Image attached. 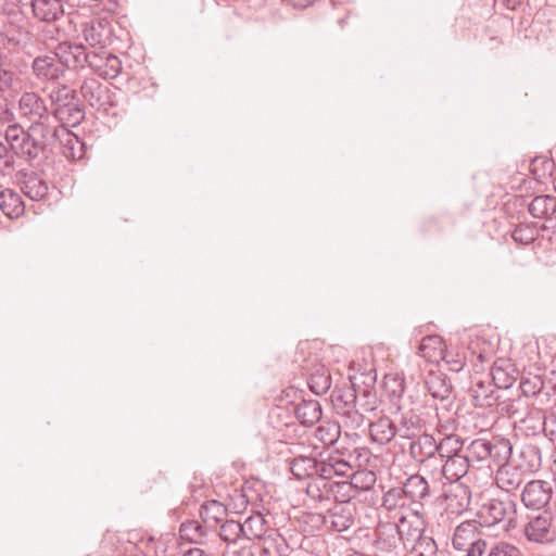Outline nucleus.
I'll return each instance as SVG.
<instances>
[{
  "label": "nucleus",
  "instance_id": "nucleus-1",
  "mask_svg": "<svg viewBox=\"0 0 556 556\" xmlns=\"http://www.w3.org/2000/svg\"><path fill=\"white\" fill-rule=\"evenodd\" d=\"M364 402H359L356 390L352 384L344 383L336 386L330 394V402L334 412L342 417L344 427L356 430L364 427L366 422L365 413L377 408V396L375 392L364 391Z\"/></svg>",
  "mask_w": 556,
  "mask_h": 556
},
{
  "label": "nucleus",
  "instance_id": "nucleus-61",
  "mask_svg": "<svg viewBox=\"0 0 556 556\" xmlns=\"http://www.w3.org/2000/svg\"><path fill=\"white\" fill-rule=\"evenodd\" d=\"M15 119L14 112L10 108L9 100L0 96V124H10Z\"/></svg>",
  "mask_w": 556,
  "mask_h": 556
},
{
  "label": "nucleus",
  "instance_id": "nucleus-39",
  "mask_svg": "<svg viewBox=\"0 0 556 556\" xmlns=\"http://www.w3.org/2000/svg\"><path fill=\"white\" fill-rule=\"evenodd\" d=\"M207 525L199 520H187L180 525L179 534L181 540L194 544H203L207 538Z\"/></svg>",
  "mask_w": 556,
  "mask_h": 556
},
{
  "label": "nucleus",
  "instance_id": "nucleus-60",
  "mask_svg": "<svg viewBox=\"0 0 556 556\" xmlns=\"http://www.w3.org/2000/svg\"><path fill=\"white\" fill-rule=\"evenodd\" d=\"M108 51L89 52V61L87 67L89 70H105Z\"/></svg>",
  "mask_w": 556,
  "mask_h": 556
},
{
  "label": "nucleus",
  "instance_id": "nucleus-45",
  "mask_svg": "<svg viewBox=\"0 0 556 556\" xmlns=\"http://www.w3.org/2000/svg\"><path fill=\"white\" fill-rule=\"evenodd\" d=\"M490 448V440L479 438L469 443L465 455L470 463H481L489 459Z\"/></svg>",
  "mask_w": 556,
  "mask_h": 556
},
{
  "label": "nucleus",
  "instance_id": "nucleus-6",
  "mask_svg": "<svg viewBox=\"0 0 556 556\" xmlns=\"http://www.w3.org/2000/svg\"><path fill=\"white\" fill-rule=\"evenodd\" d=\"M471 492L463 482L451 481L443 483L442 493L437 503L451 515H462L470 505Z\"/></svg>",
  "mask_w": 556,
  "mask_h": 556
},
{
  "label": "nucleus",
  "instance_id": "nucleus-3",
  "mask_svg": "<svg viewBox=\"0 0 556 556\" xmlns=\"http://www.w3.org/2000/svg\"><path fill=\"white\" fill-rule=\"evenodd\" d=\"M516 503L510 498H492L484 503L478 511L481 525L491 527L505 522V530L516 528Z\"/></svg>",
  "mask_w": 556,
  "mask_h": 556
},
{
  "label": "nucleus",
  "instance_id": "nucleus-35",
  "mask_svg": "<svg viewBox=\"0 0 556 556\" xmlns=\"http://www.w3.org/2000/svg\"><path fill=\"white\" fill-rule=\"evenodd\" d=\"M528 211L533 217L552 223V216L556 213V198L552 195H538L530 202Z\"/></svg>",
  "mask_w": 556,
  "mask_h": 556
},
{
  "label": "nucleus",
  "instance_id": "nucleus-25",
  "mask_svg": "<svg viewBox=\"0 0 556 556\" xmlns=\"http://www.w3.org/2000/svg\"><path fill=\"white\" fill-rule=\"evenodd\" d=\"M25 203L18 192L0 186V211L10 219H17L25 213Z\"/></svg>",
  "mask_w": 556,
  "mask_h": 556
},
{
  "label": "nucleus",
  "instance_id": "nucleus-54",
  "mask_svg": "<svg viewBox=\"0 0 556 556\" xmlns=\"http://www.w3.org/2000/svg\"><path fill=\"white\" fill-rule=\"evenodd\" d=\"M269 418L271 425L281 430L283 427H289L292 424L293 417L287 408L276 406L271 409Z\"/></svg>",
  "mask_w": 556,
  "mask_h": 556
},
{
  "label": "nucleus",
  "instance_id": "nucleus-44",
  "mask_svg": "<svg viewBox=\"0 0 556 556\" xmlns=\"http://www.w3.org/2000/svg\"><path fill=\"white\" fill-rule=\"evenodd\" d=\"M383 390L394 404L403 397L405 393V379L397 374H389L383 379Z\"/></svg>",
  "mask_w": 556,
  "mask_h": 556
},
{
  "label": "nucleus",
  "instance_id": "nucleus-29",
  "mask_svg": "<svg viewBox=\"0 0 556 556\" xmlns=\"http://www.w3.org/2000/svg\"><path fill=\"white\" fill-rule=\"evenodd\" d=\"M320 457L300 455L290 460V470L292 475L299 479H309L319 476Z\"/></svg>",
  "mask_w": 556,
  "mask_h": 556
},
{
  "label": "nucleus",
  "instance_id": "nucleus-26",
  "mask_svg": "<svg viewBox=\"0 0 556 556\" xmlns=\"http://www.w3.org/2000/svg\"><path fill=\"white\" fill-rule=\"evenodd\" d=\"M396 434V424L388 416H381L369 422L370 439L379 445L391 442Z\"/></svg>",
  "mask_w": 556,
  "mask_h": 556
},
{
  "label": "nucleus",
  "instance_id": "nucleus-13",
  "mask_svg": "<svg viewBox=\"0 0 556 556\" xmlns=\"http://www.w3.org/2000/svg\"><path fill=\"white\" fill-rule=\"evenodd\" d=\"M352 475V465L339 451L320 455L319 476L332 480L334 477L349 478Z\"/></svg>",
  "mask_w": 556,
  "mask_h": 556
},
{
  "label": "nucleus",
  "instance_id": "nucleus-10",
  "mask_svg": "<svg viewBox=\"0 0 556 556\" xmlns=\"http://www.w3.org/2000/svg\"><path fill=\"white\" fill-rule=\"evenodd\" d=\"M553 496L552 483L544 480L529 481L521 493V502L527 508L543 509Z\"/></svg>",
  "mask_w": 556,
  "mask_h": 556
},
{
  "label": "nucleus",
  "instance_id": "nucleus-32",
  "mask_svg": "<svg viewBox=\"0 0 556 556\" xmlns=\"http://www.w3.org/2000/svg\"><path fill=\"white\" fill-rule=\"evenodd\" d=\"M445 349L444 340L440 336L433 334L422 338L418 350L420 356L427 362L439 364L444 357Z\"/></svg>",
  "mask_w": 556,
  "mask_h": 556
},
{
  "label": "nucleus",
  "instance_id": "nucleus-40",
  "mask_svg": "<svg viewBox=\"0 0 556 556\" xmlns=\"http://www.w3.org/2000/svg\"><path fill=\"white\" fill-rule=\"evenodd\" d=\"M227 515V508L218 501H207L200 508V517L203 523L210 528L216 527Z\"/></svg>",
  "mask_w": 556,
  "mask_h": 556
},
{
  "label": "nucleus",
  "instance_id": "nucleus-21",
  "mask_svg": "<svg viewBox=\"0 0 556 556\" xmlns=\"http://www.w3.org/2000/svg\"><path fill=\"white\" fill-rule=\"evenodd\" d=\"M470 462L465 454L454 455L444 458L437 470L446 482L457 481L466 476L470 467Z\"/></svg>",
  "mask_w": 556,
  "mask_h": 556
},
{
  "label": "nucleus",
  "instance_id": "nucleus-28",
  "mask_svg": "<svg viewBox=\"0 0 556 556\" xmlns=\"http://www.w3.org/2000/svg\"><path fill=\"white\" fill-rule=\"evenodd\" d=\"M396 428L400 438L412 440L426 433V421L415 412H403Z\"/></svg>",
  "mask_w": 556,
  "mask_h": 556
},
{
  "label": "nucleus",
  "instance_id": "nucleus-31",
  "mask_svg": "<svg viewBox=\"0 0 556 556\" xmlns=\"http://www.w3.org/2000/svg\"><path fill=\"white\" fill-rule=\"evenodd\" d=\"M519 430L522 431L527 437H535L543 433L545 429V413L538 407H531L528 409L523 417L519 418Z\"/></svg>",
  "mask_w": 556,
  "mask_h": 556
},
{
  "label": "nucleus",
  "instance_id": "nucleus-48",
  "mask_svg": "<svg viewBox=\"0 0 556 556\" xmlns=\"http://www.w3.org/2000/svg\"><path fill=\"white\" fill-rule=\"evenodd\" d=\"M219 536L224 542L236 543L243 538L242 523L236 520H226L219 530Z\"/></svg>",
  "mask_w": 556,
  "mask_h": 556
},
{
  "label": "nucleus",
  "instance_id": "nucleus-53",
  "mask_svg": "<svg viewBox=\"0 0 556 556\" xmlns=\"http://www.w3.org/2000/svg\"><path fill=\"white\" fill-rule=\"evenodd\" d=\"M441 362L447 370L459 372L466 364V356L459 352H452L445 349L444 357L440 361V363Z\"/></svg>",
  "mask_w": 556,
  "mask_h": 556
},
{
  "label": "nucleus",
  "instance_id": "nucleus-47",
  "mask_svg": "<svg viewBox=\"0 0 556 556\" xmlns=\"http://www.w3.org/2000/svg\"><path fill=\"white\" fill-rule=\"evenodd\" d=\"M539 237V229L534 224H519L511 233L514 241L530 244Z\"/></svg>",
  "mask_w": 556,
  "mask_h": 556
},
{
  "label": "nucleus",
  "instance_id": "nucleus-24",
  "mask_svg": "<svg viewBox=\"0 0 556 556\" xmlns=\"http://www.w3.org/2000/svg\"><path fill=\"white\" fill-rule=\"evenodd\" d=\"M34 16L41 22H55L64 15L61 0H29Z\"/></svg>",
  "mask_w": 556,
  "mask_h": 556
},
{
  "label": "nucleus",
  "instance_id": "nucleus-20",
  "mask_svg": "<svg viewBox=\"0 0 556 556\" xmlns=\"http://www.w3.org/2000/svg\"><path fill=\"white\" fill-rule=\"evenodd\" d=\"M83 34L85 40L92 47L104 45L112 35L110 22L106 18L93 17L83 24Z\"/></svg>",
  "mask_w": 556,
  "mask_h": 556
},
{
  "label": "nucleus",
  "instance_id": "nucleus-9",
  "mask_svg": "<svg viewBox=\"0 0 556 556\" xmlns=\"http://www.w3.org/2000/svg\"><path fill=\"white\" fill-rule=\"evenodd\" d=\"M349 488L346 481L327 480L320 476L313 478L306 485L307 496L315 503H324L345 497L342 491Z\"/></svg>",
  "mask_w": 556,
  "mask_h": 556
},
{
  "label": "nucleus",
  "instance_id": "nucleus-59",
  "mask_svg": "<svg viewBox=\"0 0 556 556\" xmlns=\"http://www.w3.org/2000/svg\"><path fill=\"white\" fill-rule=\"evenodd\" d=\"M403 492H402V488L401 489H390L387 493H384L383 497H382V505L391 510L393 509L394 507H396L397 505H400V502L402 501L403 498Z\"/></svg>",
  "mask_w": 556,
  "mask_h": 556
},
{
  "label": "nucleus",
  "instance_id": "nucleus-2",
  "mask_svg": "<svg viewBox=\"0 0 556 556\" xmlns=\"http://www.w3.org/2000/svg\"><path fill=\"white\" fill-rule=\"evenodd\" d=\"M4 141L18 157L34 161L42 157L52 146V128L42 124L29 125L24 129L20 124H10L5 129Z\"/></svg>",
  "mask_w": 556,
  "mask_h": 556
},
{
  "label": "nucleus",
  "instance_id": "nucleus-4",
  "mask_svg": "<svg viewBox=\"0 0 556 556\" xmlns=\"http://www.w3.org/2000/svg\"><path fill=\"white\" fill-rule=\"evenodd\" d=\"M409 458L427 472H437L442 459L438 455L437 440L430 433H424L409 440Z\"/></svg>",
  "mask_w": 556,
  "mask_h": 556
},
{
  "label": "nucleus",
  "instance_id": "nucleus-46",
  "mask_svg": "<svg viewBox=\"0 0 556 556\" xmlns=\"http://www.w3.org/2000/svg\"><path fill=\"white\" fill-rule=\"evenodd\" d=\"M426 396L425 390L415 387L405 392L403 397L396 403L399 410L415 412L422 404V397Z\"/></svg>",
  "mask_w": 556,
  "mask_h": 556
},
{
  "label": "nucleus",
  "instance_id": "nucleus-18",
  "mask_svg": "<svg viewBox=\"0 0 556 556\" xmlns=\"http://www.w3.org/2000/svg\"><path fill=\"white\" fill-rule=\"evenodd\" d=\"M402 492L412 503L420 504L421 506L426 505L431 498L429 482L419 473H414L405 480Z\"/></svg>",
  "mask_w": 556,
  "mask_h": 556
},
{
  "label": "nucleus",
  "instance_id": "nucleus-33",
  "mask_svg": "<svg viewBox=\"0 0 556 556\" xmlns=\"http://www.w3.org/2000/svg\"><path fill=\"white\" fill-rule=\"evenodd\" d=\"M331 383L329 369L323 364H315L307 378L309 390L316 395H323L329 391Z\"/></svg>",
  "mask_w": 556,
  "mask_h": 556
},
{
  "label": "nucleus",
  "instance_id": "nucleus-27",
  "mask_svg": "<svg viewBox=\"0 0 556 556\" xmlns=\"http://www.w3.org/2000/svg\"><path fill=\"white\" fill-rule=\"evenodd\" d=\"M495 482L506 492L517 490L523 482V470L510 463L500 466L496 470Z\"/></svg>",
  "mask_w": 556,
  "mask_h": 556
},
{
  "label": "nucleus",
  "instance_id": "nucleus-38",
  "mask_svg": "<svg viewBox=\"0 0 556 556\" xmlns=\"http://www.w3.org/2000/svg\"><path fill=\"white\" fill-rule=\"evenodd\" d=\"M490 447L489 459H491L497 468L509 463L513 445L508 439L495 437L490 440Z\"/></svg>",
  "mask_w": 556,
  "mask_h": 556
},
{
  "label": "nucleus",
  "instance_id": "nucleus-34",
  "mask_svg": "<svg viewBox=\"0 0 556 556\" xmlns=\"http://www.w3.org/2000/svg\"><path fill=\"white\" fill-rule=\"evenodd\" d=\"M424 390H427L433 399L446 400L450 397L453 387L442 372L430 371L425 379Z\"/></svg>",
  "mask_w": 556,
  "mask_h": 556
},
{
  "label": "nucleus",
  "instance_id": "nucleus-23",
  "mask_svg": "<svg viewBox=\"0 0 556 556\" xmlns=\"http://www.w3.org/2000/svg\"><path fill=\"white\" fill-rule=\"evenodd\" d=\"M478 539H484L482 525L477 520H466L459 523L453 533L452 546H467L468 543H475Z\"/></svg>",
  "mask_w": 556,
  "mask_h": 556
},
{
  "label": "nucleus",
  "instance_id": "nucleus-17",
  "mask_svg": "<svg viewBox=\"0 0 556 556\" xmlns=\"http://www.w3.org/2000/svg\"><path fill=\"white\" fill-rule=\"evenodd\" d=\"M80 92L90 106L104 112L109 110L111 102L108 89L98 79H85L80 87Z\"/></svg>",
  "mask_w": 556,
  "mask_h": 556
},
{
  "label": "nucleus",
  "instance_id": "nucleus-36",
  "mask_svg": "<svg viewBox=\"0 0 556 556\" xmlns=\"http://www.w3.org/2000/svg\"><path fill=\"white\" fill-rule=\"evenodd\" d=\"M260 541H262L264 556H287L289 546L285 538L276 530L270 529Z\"/></svg>",
  "mask_w": 556,
  "mask_h": 556
},
{
  "label": "nucleus",
  "instance_id": "nucleus-42",
  "mask_svg": "<svg viewBox=\"0 0 556 556\" xmlns=\"http://www.w3.org/2000/svg\"><path fill=\"white\" fill-rule=\"evenodd\" d=\"M349 478L351 480L350 482H346L349 488H345V490L354 488L362 491H368L377 482L376 473L369 469H359L354 471V469L352 468V475H349Z\"/></svg>",
  "mask_w": 556,
  "mask_h": 556
},
{
  "label": "nucleus",
  "instance_id": "nucleus-16",
  "mask_svg": "<svg viewBox=\"0 0 556 556\" xmlns=\"http://www.w3.org/2000/svg\"><path fill=\"white\" fill-rule=\"evenodd\" d=\"M21 191L31 201L43 202L49 198L50 185L41 175L25 173L20 180Z\"/></svg>",
  "mask_w": 556,
  "mask_h": 556
},
{
  "label": "nucleus",
  "instance_id": "nucleus-51",
  "mask_svg": "<svg viewBox=\"0 0 556 556\" xmlns=\"http://www.w3.org/2000/svg\"><path fill=\"white\" fill-rule=\"evenodd\" d=\"M408 551L412 556H437L438 546L432 538L426 535L412 545Z\"/></svg>",
  "mask_w": 556,
  "mask_h": 556
},
{
  "label": "nucleus",
  "instance_id": "nucleus-15",
  "mask_svg": "<svg viewBox=\"0 0 556 556\" xmlns=\"http://www.w3.org/2000/svg\"><path fill=\"white\" fill-rule=\"evenodd\" d=\"M496 389L489 378L475 377L469 389L472 404L476 407H491L495 405L498 400Z\"/></svg>",
  "mask_w": 556,
  "mask_h": 556
},
{
  "label": "nucleus",
  "instance_id": "nucleus-8",
  "mask_svg": "<svg viewBox=\"0 0 556 556\" xmlns=\"http://www.w3.org/2000/svg\"><path fill=\"white\" fill-rule=\"evenodd\" d=\"M18 113L21 117L30 122V125L42 124L53 128L52 114L46 101L36 92H24L18 100Z\"/></svg>",
  "mask_w": 556,
  "mask_h": 556
},
{
  "label": "nucleus",
  "instance_id": "nucleus-52",
  "mask_svg": "<svg viewBox=\"0 0 556 556\" xmlns=\"http://www.w3.org/2000/svg\"><path fill=\"white\" fill-rule=\"evenodd\" d=\"M73 50L74 46L59 45L54 55L63 66V70H79L75 64V52Z\"/></svg>",
  "mask_w": 556,
  "mask_h": 556
},
{
  "label": "nucleus",
  "instance_id": "nucleus-19",
  "mask_svg": "<svg viewBox=\"0 0 556 556\" xmlns=\"http://www.w3.org/2000/svg\"><path fill=\"white\" fill-rule=\"evenodd\" d=\"M85 119V112L80 105L71 97L70 101L59 103L52 114L54 125L77 126Z\"/></svg>",
  "mask_w": 556,
  "mask_h": 556
},
{
  "label": "nucleus",
  "instance_id": "nucleus-49",
  "mask_svg": "<svg viewBox=\"0 0 556 556\" xmlns=\"http://www.w3.org/2000/svg\"><path fill=\"white\" fill-rule=\"evenodd\" d=\"M50 72H39V74H42L43 77L48 80H50V85L52 86L51 90L49 91V98L52 102L59 103L62 100H67L70 97H72V91L65 87V86H58L56 79L59 78L58 74Z\"/></svg>",
  "mask_w": 556,
  "mask_h": 556
},
{
  "label": "nucleus",
  "instance_id": "nucleus-56",
  "mask_svg": "<svg viewBox=\"0 0 556 556\" xmlns=\"http://www.w3.org/2000/svg\"><path fill=\"white\" fill-rule=\"evenodd\" d=\"M486 556H521L519 548L508 542L494 543Z\"/></svg>",
  "mask_w": 556,
  "mask_h": 556
},
{
  "label": "nucleus",
  "instance_id": "nucleus-7",
  "mask_svg": "<svg viewBox=\"0 0 556 556\" xmlns=\"http://www.w3.org/2000/svg\"><path fill=\"white\" fill-rule=\"evenodd\" d=\"M356 519V503L350 497H340L334 501L333 505L327 509L323 516V522L327 529L343 532L349 530Z\"/></svg>",
  "mask_w": 556,
  "mask_h": 556
},
{
  "label": "nucleus",
  "instance_id": "nucleus-57",
  "mask_svg": "<svg viewBox=\"0 0 556 556\" xmlns=\"http://www.w3.org/2000/svg\"><path fill=\"white\" fill-rule=\"evenodd\" d=\"M554 167L555 164L553 161L544 157H536L531 164V172L538 179H542L546 173L552 176Z\"/></svg>",
  "mask_w": 556,
  "mask_h": 556
},
{
  "label": "nucleus",
  "instance_id": "nucleus-11",
  "mask_svg": "<svg viewBox=\"0 0 556 556\" xmlns=\"http://www.w3.org/2000/svg\"><path fill=\"white\" fill-rule=\"evenodd\" d=\"M59 142L62 154L68 160H81L85 156V143L64 125L52 128V144Z\"/></svg>",
  "mask_w": 556,
  "mask_h": 556
},
{
  "label": "nucleus",
  "instance_id": "nucleus-37",
  "mask_svg": "<svg viewBox=\"0 0 556 556\" xmlns=\"http://www.w3.org/2000/svg\"><path fill=\"white\" fill-rule=\"evenodd\" d=\"M242 527L243 538L248 540H261L270 530L267 520L261 513L249 516Z\"/></svg>",
  "mask_w": 556,
  "mask_h": 556
},
{
  "label": "nucleus",
  "instance_id": "nucleus-30",
  "mask_svg": "<svg viewBox=\"0 0 556 556\" xmlns=\"http://www.w3.org/2000/svg\"><path fill=\"white\" fill-rule=\"evenodd\" d=\"M293 413L300 424L305 427H312L320 421L323 416L321 405L316 400H302L294 406Z\"/></svg>",
  "mask_w": 556,
  "mask_h": 556
},
{
  "label": "nucleus",
  "instance_id": "nucleus-64",
  "mask_svg": "<svg viewBox=\"0 0 556 556\" xmlns=\"http://www.w3.org/2000/svg\"><path fill=\"white\" fill-rule=\"evenodd\" d=\"M13 80V72H0V91L12 88Z\"/></svg>",
  "mask_w": 556,
  "mask_h": 556
},
{
  "label": "nucleus",
  "instance_id": "nucleus-14",
  "mask_svg": "<svg viewBox=\"0 0 556 556\" xmlns=\"http://www.w3.org/2000/svg\"><path fill=\"white\" fill-rule=\"evenodd\" d=\"M395 530L397 536L404 543V548L408 552V548L424 539V520L417 515L410 517H401L399 522H395Z\"/></svg>",
  "mask_w": 556,
  "mask_h": 556
},
{
  "label": "nucleus",
  "instance_id": "nucleus-63",
  "mask_svg": "<svg viewBox=\"0 0 556 556\" xmlns=\"http://www.w3.org/2000/svg\"><path fill=\"white\" fill-rule=\"evenodd\" d=\"M75 64L79 70H85L89 61V52L81 46H74Z\"/></svg>",
  "mask_w": 556,
  "mask_h": 556
},
{
  "label": "nucleus",
  "instance_id": "nucleus-55",
  "mask_svg": "<svg viewBox=\"0 0 556 556\" xmlns=\"http://www.w3.org/2000/svg\"><path fill=\"white\" fill-rule=\"evenodd\" d=\"M486 546L485 539H478L475 543H468L467 546H458L454 549L458 553L457 556H482Z\"/></svg>",
  "mask_w": 556,
  "mask_h": 556
},
{
  "label": "nucleus",
  "instance_id": "nucleus-58",
  "mask_svg": "<svg viewBox=\"0 0 556 556\" xmlns=\"http://www.w3.org/2000/svg\"><path fill=\"white\" fill-rule=\"evenodd\" d=\"M16 155L12 147L0 139V168L9 169L14 165V156Z\"/></svg>",
  "mask_w": 556,
  "mask_h": 556
},
{
  "label": "nucleus",
  "instance_id": "nucleus-5",
  "mask_svg": "<svg viewBox=\"0 0 556 556\" xmlns=\"http://www.w3.org/2000/svg\"><path fill=\"white\" fill-rule=\"evenodd\" d=\"M371 556H406L404 543L399 539L395 522H380L374 531Z\"/></svg>",
  "mask_w": 556,
  "mask_h": 556
},
{
  "label": "nucleus",
  "instance_id": "nucleus-12",
  "mask_svg": "<svg viewBox=\"0 0 556 556\" xmlns=\"http://www.w3.org/2000/svg\"><path fill=\"white\" fill-rule=\"evenodd\" d=\"M526 538L535 543H547L555 539L552 527V514L544 510L542 514L529 518L523 529Z\"/></svg>",
  "mask_w": 556,
  "mask_h": 556
},
{
  "label": "nucleus",
  "instance_id": "nucleus-22",
  "mask_svg": "<svg viewBox=\"0 0 556 556\" xmlns=\"http://www.w3.org/2000/svg\"><path fill=\"white\" fill-rule=\"evenodd\" d=\"M490 375L497 389H508L515 383L519 372L509 359L498 358L494 362Z\"/></svg>",
  "mask_w": 556,
  "mask_h": 556
},
{
  "label": "nucleus",
  "instance_id": "nucleus-50",
  "mask_svg": "<svg viewBox=\"0 0 556 556\" xmlns=\"http://www.w3.org/2000/svg\"><path fill=\"white\" fill-rule=\"evenodd\" d=\"M519 387L525 396H536L541 393L544 387V381L540 376L530 375L521 378Z\"/></svg>",
  "mask_w": 556,
  "mask_h": 556
},
{
  "label": "nucleus",
  "instance_id": "nucleus-62",
  "mask_svg": "<svg viewBox=\"0 0 556 556\" xmlns=\"http://www.w3.org/2000/svg\"><path fill=\"white\" fill-rule=\"evenodd\" d=\"M545 429H543L544 435L553 443L556 442V415H545Z\"/></svg>",
  "mask_w": 556,
  "mask_h": 556
},
{
  "label": "nucleus",
  "instance_id": "nucleus-43",
  "mask_svg": "<svg viewBox=\"0 0 556 556\" xmlns=\"http://www.w3.org/2000/svg\"><path fill=\"white\" fill-rule=\"evenodd\" d=\"M438 455L443 460L444 458L463 454L464 440L456 435L450 434L437 442Z\"/></svg>",
  "mask_w": 556,
  "mask_h": 556
},
{
  "label": "nucleus",
  "instance_id": "nucleus-41",
  "mask_svg": "<svg viewBox=\"0 0 556 556\" xmlns=\"http://www.w3.org/2000/svg\"><path fill=\"white\" fill-rule=\"evenodd\" d=\"M315 438L325 445H333L341 435V426L337 421L325 420L316 428Z\"/></svg>",
  "mask_w": 556,
  "mask_h": 556
}]
</instances>
